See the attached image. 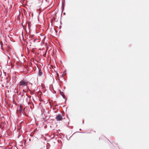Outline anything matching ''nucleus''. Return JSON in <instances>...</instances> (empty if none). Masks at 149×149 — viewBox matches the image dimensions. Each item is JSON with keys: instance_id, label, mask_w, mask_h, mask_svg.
Wrapping results in <instances>:
<instances>
[{"instance_id": "f257e3e1", "label": "nucleus", "mask_w": 149, "mask_h": 149, "mask_svg": "<svg viewBox=\"0 0 149 149\" xmlns=\"http://www.w3.org/2000/svg\"><path fill=\"white\" fill-rule=\"evenodd\" d=\"M26 84H27V82L22 80L19 82V86L20 88H23Z\"/></svg>"}, {"instance_id": "f03ea898", "label": "nucleus", "mask_w": 149, "mask_h": 149, "mask_svg": "<svg viewBox=\"0 0 149 149\" xmlns=\"http://www.w3.org/2000/svg\"><path fill=\"white\" fill-rule=\"evenodd\" d=\"M62 119V115L61 114H58L56 117V119L58 121L61 120Z\"/></svg>"}, {"instance_id": "7ed1b4c3", "label": "nucleus", "mask_w": 149, "mask_h": 149, "mask_svg": "<svg viewBox=\"0 0 149 149\" xmlns=\"http://www.w3.org/2000/svg\"><path fill=\"white\" fill-rule=\"evenodd\" d=\"M26 97H25V100L27 103L28 104H30V103L29 101V97L26 95Z\"/></svg>"}, {"instance_id": "20e7f679", "label": "nucleus", "mask_w": 149, "mask_h": 149, "mask_svg": "<svg viewBox=\"0 0 149 149\" xmlns=\"http://www.w3.org/2000/svg\"><path fill=\"white\" fill-rule=\"evenodd\" d=\"M43 74L41 70H40L39 69V72L38 73V75L39 76H41L42 74Z\"/></svg>"}, {"instance_id": "39448f33", "label": "nucleus", "mask_w": 149, "mask_h": 149, "mask_svg": "<svg viewBox=\"0 0 149 149\" xmlns=\"http://www.w3.org/2000/svg\"><path fill=\"white\" fill-rule=\"evenodd\" d=\"M27 84H26L23 88L24 89L23 90V91H24V90H28L29 89V87L27 86Z\"/></svg>"}, {"instance_id": "423d86ee", "label": "nucleus", "mask_w": 149, "mask_h": 149, "mask_svg": "<svg viewBox=\"0 0 149 149\" xmlns=\"http://www.w3.org/2000/svg\"><path fill=\"white\" fill-rule=\"evenodd\" d=\"M21 97L20 98V99L21 100H23L24 99L25 97V95H23L22 94L21 95Z\"/></svg>"}, {"instance_id": "0eeeda50", "label": "nucleus", "mask_w": 149, "mask_h": 149, "mask_svg": "<svg viewBox=\"0 0 149 149\" xmlns=\"http://www.w3.org/2000/svg\"><path fill=\"white\" fill-rule=\"evenodd\" d=\"M60 94L63 97V98L64 99H65V96L64 95H62L61 93V91H60Z\"/></svg>"}, {"instance_id": "6e6552de", "label": "nucleus", "mask_w": 149, "mask_h": 149, "mask_svg": "<svg viewBox=\"0 0 149 149\" xmlns=\"http://www.w3.org/2000/svg\"><path fill=\"white\" fill-rule=\"evenodd\" d=\"M57 75L58 77V76H59L58 74V73H57Z\"/></svg>"}, {"instance_id": "1a4fd4ad", "label": "nucleus", "mask_w": 149, "mask_h": 149, "mask_svg": "<svg viewBox=\"0 0 149 149\" xmlns=\"http://www.w3.org/2000/svg\"><path fill=\"white\" fill-rule=\"evenodd\" d=\"M84 121H83V122H82V123H83V124H84Z\"/></svg>"}, {"instance_id": "9d476101", "label": "nucleus", "mask_w": 149, "mask_h": 149, "mask_svg": "<svg viewBox=\"0 0 149 149\" xmlns=\"http://www.w3.org/2000/svg\"><path fill=\"white\" fill-rule=\"evenodd\" d=\"M61 77H63V75H61Z\"/></svg>"}, {"instance_id": "9b49d317", "label": "nucleus", "mask_w": 149, "mask_h": 149, "mask_svg": "<svg viewBox=\"0 0 149 149\" xmlns=\"http://www.w3.org/2000/svg\"><path fill=\"white\" fill-rule=\"evenodd\" d=\"M35 41H36L35 40H34L33 41L34 42H35Z\"/></svg>"}, {"instance_id": "f8f14e48", "label": "nucleus", "mask_w": 149, "mask_h": 149, "mask_svg": "<svg viewBox=\"0 0 149 149\" xmlns=\"http://www.w3.org/2000/svg\"><path fill=\"white\" fill-rule=\"evenodd\" d=\"M8 59H9V58H10V57H9V56H8Z\"/></svg>"}, {"instance_id": "ddd939ff", "label": "nucleus", "mask_w": 149, "mask_h": 149, "mask_svg": "<svg viewBox=\"0 0 149 149\" xmlns=\"http://www.w3.org/2000/svg\"><path fill=\"white\" fill-rule=\"evenodd\" d=\"M81 129H79V130H80V131H81Z\"/></svg>"}, {"instance_id": "4468645a", "label": "nucleus", "mask_w": 149, "mask_h": 149, "mask_svg": "<svg viewBox=\"0 0 149 149\" xmlns=\"http://www.w3.org/2000/svg\"><path fill=\"white\" fill-rule=\"evenodd\" d=\"M29 141H31V139H29Z\"/></svg>"}]
</instances>
